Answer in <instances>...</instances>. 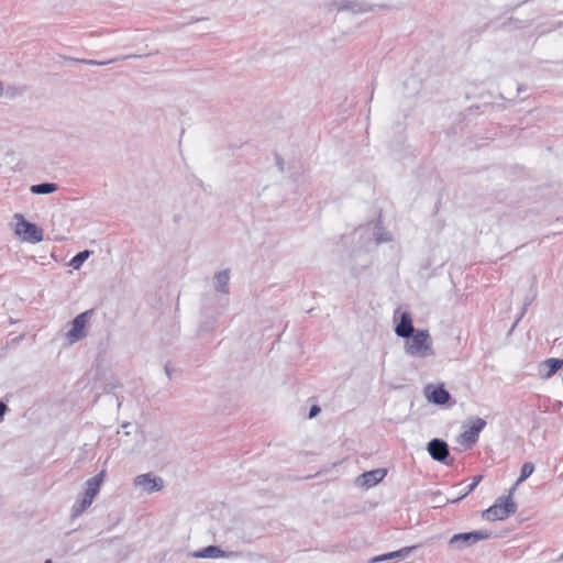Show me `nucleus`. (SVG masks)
<instances>
[{"mask_svg": "<svg viewBox=\"0 0 563 563\" xmlns=\"http://www.w3.org/2000/svg\"><path fill=\"white\" fill-rule=\"evenodd\" d=\"M405 344L407 354L417 357H427L433 354L432 340L427 330L415 331Z\"/></svg>", "mask_w": 563, "mask_h": 563, "instance_id": "obj_1", "label": "nucleus"}, {"mask_svg": "<svg viewBox=\"0 0 563 563\" xmlns=\"http://www.w3.org/2000/svg\"><path fill=\"white\" fill-rule=\"evenodd\" d=\"M510 495L498 498L488 509L483 512V517L490 521L504 520L514 515L517 506Z\"/></svg>", "mask_w": 563, "mask_h": 563, "instance_id": "obj_2", "label": "nucleus"}, {"mask_svg": "<svg viewBox=\"0 0 563 563\" xmlns=\"http://www.w3.org/2000/svg\"><path fill=\"white\" fill-rule=\"evenodd\" d=\"M15 225L14 233L24 241L38 243L43 240V230L34 223L27 222L20 213L14 214Z\"/></svg>", "mask_w": 563, "mask_h": 563, "instance_id": "obj_3", "label": "nucleus"}, {"mask_svg": "<svg viewBox=\"0 0 563 563\" xmlns=\"http://www.w3.org/2000/svg\"><path fill=\"white\" fill-rule=\"evenodd\" d=\"M93 314V310H86L85 312L78 314L74 321L71 322V328L66 333L67 340L69 343H76L79 340L84 339L87 335V327Z\"/></svg>", "mask_w": 563, "mask_h": 563, "instance_id": "obj_4", "label": "nucleus"}, {"mask_svg": "<svg viewBox=\"0 0 563 563\" xmlns=\"http://www.w3.org/2000/svg\"><path fill=\"white\" fill-rule=\"evenodd\" d=\"M104 472L99 473L95 477L88 479L87 488L84 493L82 499L79 503V506L76 508V514L82 512L87 509L93 501L95 497L100 490V486L103 482Z\"/></svg>", "mask_w": 563, "mask_h": 563, "instance_id": "obj_5", "label": "nucleus"}, {"mask_svg": "<svg viewBox=\"0 0 563 563\" xmlns=\"http://www.w3.org/2000/svg\"><path fill=\"white\" fill-rule=\"evenodd\" d=\"M489 537L490 533L486 530L456 533L450 539V544L457 545L459 548H467Z\"/></svg>", "mask_w": 563, "mask_h": 563, "instance_id": "obj_6", "label": "nucleus"}, {"mask_svg": "<svg viewBox=\"0 0 563 563\" xmlns=\"http://www.w3.org/2000/svg\"><path fill=\"white\" fill-rule=\"evenodd\" d=\"M485 424L486 422L481 418L473 420L461 433L460 443L467 449L472 448L478 440L479 433Z\"/></svg>", "mask_w": 563, "mask_h": 563, "instance_id": "obj_7", "label": "nucleus"}, {"mask_svg": "<svg viewBox=\"0 0 563 563\" xmlns=\"http://www.w3.org/2000/svg\"><path fill=\"white\" fill-rule=\"evenodd\" d=\"M134 484L142 487L147 493L158 492L164 487V483L159 477L151 474H142L135 477Z\"/></svg>", "mask_w": 563, "mask_h": 563, "instance_id": "obj_8", "label": "nucleus"}, {"mask_svg": "<svg viewBox=\"0 0 563 563\" xmlns=\"http://www.w3.org/2000/svg\"><path fill=\"white\" fill-rule=\"evenodd\" d=\"M426 396L430 401L437 405H444L450 399L449 391L442 385H428L426 387Z\"/></svg>", "mask_w": 563, "mask_h": 563, "instance_id": "obj_9", "label": "nucleus"}, {"mask_svg": "<svg viewBox=\"0 0 563 563\" xmlns=\"http://www.w3.org/2000/svg\"><path fill=\"white\" fill-rule=\"evenodd\" d=\"M428 452L435 461H444L449 455L448 444L439 439H433L428 444Z\"/></svg>", "mask_w": 563, "mask_h": 563, "instance_id": "obj_10", "label": "nucleus"}, {"mask_svg": "<svg viewBox=\"0 0 563 563\" xmlns=\"http://www.w3.org/2000/svg\"><path fill=\"white\" fill-rule=\"evenodd\" d=\"M395 332L400 338H410L415 332L412 320L408 312L401 313L400 322L396 325Z\"/></svg>", "mask_w": 563, "mask_h": 563, "instance_id": "obj_11", "label": "nucleus"}, {"mask_svg": "<svg viewBox=\"0 0 563 563\" xmlns=\"http://www.w3.org/2000/svg\"><path fill=\"white\" fill-rule=\"evenodd\" d=\"M387 471L385 468H377L373 471H368L362 474V485L366 487H373L379 482L384 479L386 476Z\"/></svg>", "mask_w": 563, "mask_h": 563, "instance_id": "obj_12", "label": "nucleus"}, {"mask_svg": "<svg viewBox=\"0 0 563 563\" xmlns=\"http://www.w3.org/2000/svg\"><path fill=\"white\" fill-rule=\"evenodd\" d=\"M225 553L214 545H209L195 554L196 558H222Z\"/></svg>", "mask_w": 563, "mask_h": 563, "instance_id": "obj_13", "label": "nucleus"}, {"mask_svg": "<svg viewBox=\"0 0 563 563\" xmlns=\"http://www.w3.org/2000/svg\"><path fill=\"white\" fill-rule=\"evenodd\" d=\"M57 190V185L53 183H44L38 185H33L31 187V191L36 195L51 194Z\"/></svg>", "mask_w": 563, "mask_h": 563, "instance_id": "obj_14", "label": "nucleus"}, {"mask_svg": "<svg viewBox=\"0 0 563 563\" xmlns=\"http://www.w3.org/2000/svg\"><path fill=\"white\" fill-rule=\"evenodd\" d=\"M544 365L548 367V372L545 374L547 377H551L563 366V360L560 358H548L544 362Z\"/></svg>", "mask_w": 563, "mask_h": 563, "instance_id": "obj_15", "label": "nucleus"}, {"mask_svg": "<svg viewBox=\"0 0 563 563\" xmlns=\"http://www.w3.org/2000/svg\"><path fill=\"white\" fill-rule=\"evenodd\" d=\"M533 471H534V465L531 462L525 463L521 467L520 476L517 479L516 485H519L522 482H525L533 473Z\"/></svg>", "mask_w": 563, "mask_h": 563, "instance_id": "obj_16", "label": "nucleus"}, {"mask_svg": "<svg viewBox=\"0 0 563 563\" xmlns=\"http://www.w3.org/2000/svg\"><path fill=\"white\" fill-rule=\"evenodd\" d=\"M90 252L89 251H82L80 253H78L75 257H73V260L70 261V265L75 268V269H78L81 264L88 258Z\"/></svg>", "mask_w": 563, "mask_h": 563, "instance_id": "obj_17", "label": "nucleus"}, {"mask_svg": "<svg viewBox=\"0 0 563 563\" xmlns=\"http://www.w3.org/2000/svg\"><path fill=\"white\" fill-rule=\"evenodd\" d=\"M228 280H229V276H228L227 272H222L217 275L218 287L220 290H225Z\"/></svg>", "mask_w": 563, "mask_h": 563, "instance_id": "obj_18", "label": "nucleus"}, {"mask_svg": "<svg viewBox=\"0 0 563 563\" xmlns=\"http://www.w3.org/2000/svg\"><path fill=\"white\" fill-rule=\"evenodd\" d=\"M410 550H411V548H405L400 551H396V552H391V553L382 555V556L377 558L376 561H384L387 559H393L395 556H400L402 553H408Z\"/></svg>", "mask_w": 563, "mask_h": 563, "instance_id": "obj_19", "label": "nucleus"}, {"mask_svg": "<svg viewBox=\"0 0 563 563\" xmlns=\"http://www.w3.org/2000/svg\"><path fill=\"white\" fill-rule=\"evenodd\" d=\"M483 479V476L482 475H477L473 478V482L472 484L468 485L467 487V490L465 493V495L470 494L471 492H473L475 489V487L481 483V481Z\"/></svg>", "mask_w": 563, "mask_h": 563, "instance_id": "obj_20", "label": "nucleus"}, {"mask_svg": "<svg viewBox=\"0 0 563 563\" xmlns=\"http://www.w3.org/2000/svg\"><path fill=\"white\" fill-rule=\"evenodd\" d=\"M319 412H320V407H318L317 405H313V406L310 408L309 417H310V418H313V417H316Z\"/></svg>", "mask_w": 563, "mask_h": 563, "instance_id": "obj_21", "label": "nucleus"}, {"mask_svg": "<svg viewBox=\"0 0 563 563\" xmlns=\"http://www.w3.org/2000/svg\"><path fill=\"white\" fill-rule=\"evenodd\" d=\"M7 405L4 402H1L0 401V418L3 417V415L7 411Z\"/></svg>", "mask_w": 563, "mask_h": 563, "instance_id": "obj_22", "label": "nucleus"}, {"mask_svg": "<svg viewBox=\"0 0 563 563\" xmlns=\"http://www.w3.org/2000/svg\"><path fill=\"white\" fill-rule=\"evenodd\" d=\"M464 496H466V495L465 494L461 495V496L456 497V499H454L453 501L460 500V499L464 498Z\"/></svg>", "mask_w": 563, "mask_h": 563, "instance_id": "obj_23", "label": "nucleus"}, {"mask_svg": "<svg viewBox=\"0 0 563 563\" xmlns=\"http://www.w3.org/2000/svg\"><path fill=\"white\" fill-rule=\"evenodd\" d=\"M464 496H466V495L465 494L461 495V496L456 497V499H454L453 501L460 500V499L464 498Z\"/></svg>", "mask_w": 563, "mask_h": 563, "instance_id": "obj_24", "label": "nucleus"}, {"mask_svg": "<svg viewBox=\"0 0 563 563\" xmlns=\"http://www.w3.org/2000/svg\"><path fill=\"white\" fill-rule=\"evenodd\" d=\"M464 496H466V495L465 494L461 495V496L456 497V499H454L453 501L460 500V499L464 498Z\"/></svg>", "mask_w": 563, "mask_h": 563, "instance_id": "obj_25", "label": "nucleus"}, {"mask_svg": "<svg viewBox=\"0 0 563 563\" xmlns=\"http://www.w3.org/2000/svg\"><path fill=\"white\" fill-rule=\"evenodd\" d=\"M45 563H51V560H47Z\"/></svg>", "mask_w": 563, "mask_h": 563, "instance_id": "obj_26", "label": "nucleus"}]
</instances>
